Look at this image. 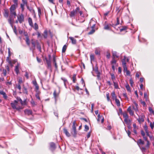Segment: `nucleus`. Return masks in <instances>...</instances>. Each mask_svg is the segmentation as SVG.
<instances>
[{
	"label": "nucleus",
	"mask_w": 154,
	"mask_h": 154,
	"mask_svg": "<svg viewBox=\"0 0 154 154\" xmlns=\"http://www.w3.org/2000/svg\"><path fill=\"white\" fill-rule=\"evenodd\" d=\"M20 84H21L18 83L16 85V87L19 90H20L21 89Z\"/></svg>",
	"instance_id": "39"
},
{
	"label": "nucleus",
	"mask_w": 154,
	"mask_h": 154,
	"mask_svg": "<svg viewBox=\"0 0 154 154\" xmlns=\"http://www.w3.org/2000/svg\"><path fill=\"white\" fill-rule=\"evenodd\" d=\"M137 120L140 123L143 122L144 121V119L143 117L142 116L140 118V117L138 119H137Z\"/></svg>",
	"instance_id": "22"
},
{
	"label": "nucleus",
	"mask_w": 154,
	"mask_h": 154,
	"mask_svg": "<svg viewBox=\"0 0 154 154\" xmlns=\"http://www.w3.org/2000/svg\"><path fill=\"white\" fill-rule=\"evenodd\" d=\"M7 71L5 69H3L2 70V74L4 76H6L7 74Z\"/></svg>",
	"instance_id": "41"
},
{
	"label": "nucleus",
	"mask_w": 154,
	"mask_h": 154,
	"mask_svg": "<svg viewBox=\"0 0 154 154\" xmlns=\"http://www.w3.org/2000/svg\"><path fill=\"white\" fill-rule=\"evenodd\" d=\"M17 20L20 23H21L24 21V16L23 14H21L17 16Z\"/></svg>",
	"instance_id": "5"
},
{
	"label": "nucleus",
	"mask_w": 154,
	"mask_h": 154,
	"mask_svg": "<svg viewBox=\"0 0 154 154\" xmlns=\"http://www.w3.org/2000/svg\"><path fill=\"white\" fill-rule=\"evenodd\" d=\"M24 112L25 114H27L28 115H31L32 114V111L28 109L25 110L24 111Z\"/></svg>",
	"instance_id": "14"
},
{
	"label": "nucleus",
	"mask_w": 154,
	"mask_h": 154,
	"mask_svg": "<svg viewBox=\"0 0 154 154\" xmlns=\"http://www.w3.org/2000/svg\"><path fill=\"white\" fill-rule=\"evenodd\" d=\"M11 105L12 107L14 109L19 110L22 109L21 107L19 106L18 102L16 100H14L13 102L11 103Z\"/></svg>",
	"instance_id": "2"
},
{
	"label": "nucleus",
	"mask_w": 154,
	"mask_h": 154,
	"mask_svg": "<svg viewBox=\"0 0 154 154\" xmlns=\"http://www.w3.org/2000/svg\"><path fill=\"white\" fill-rule=\"evenodd\" d=\"M5 17H8V12L6 11H5Z\"/></svg>",
	"instance_id": "50"
},
{
	"label": "nucleus",
	"mask_w": 154,
	"mask_h": 154,
	"mask_svg": "<svg viewBox=\"0 0 154 154\" xmlns=\"http://www.w3.org/2000/svg\"><path fill=\"white\" fill-rule=\"evenodd\" d=\"M115 100L117 106H120V103L119 100L117 98L115 99Z\"/></svg>",
	"instance_id": "34"
},
{
	"label": "nucleus",
	"mask_w": 154,
	"mask_h": 154,
	"mask_svg": "<svg viewBox=\"0 0 154 154\" xmlns=\"http://www.w3.org/2000/svg\"><path fill=\"white\" fill-rule=\"evenodd\" d=\"M122 115H123V116L124 118H126V119H128V116L126 112H125L123 113L122 114Z\"/></svg>",
	"instance_id": "32"
},
{
	"label": "nucleus",
	"mask_w": 154,
	"mask_h": 154,
	"mask_svg": "<svg viewBox=\"0 0 154 154\" xmlns=\"http://www.w3.org/2000/svg\"><path fill=\"white\" fill-rule=\"evenodd\" d=\"M117 23H116V24H112V26L114 27L115 28H116V26L119 24V21H120V20H119V17H117Z\"/></svg>",
	"instance_id": "17"
},
{
	"label": "nucleus",
	"mask_w": 154,
	"mask_h": 154,
	"mask_svg": "<svg viewBox=\"0 0 154 154\" xmlns=\"http://www.w3.org/2000/svg\"><path fill=\"white\" fill-rule=\"evenodd\" d=\"M140 149L143 152H145L146 150L145 148L144 147H140Z\"/></svg>",
	"instance_id": "53"
},
{
	"label": "nucleus",
	"mask_w": 154,
	"mask_h": 154,
	"mask_svg": "<svg viewBox=\"0 0 154 154\" xmlns=\"http://www.w3.org/2000/svg\"><path fill=\"white\" fill-rule=\"evenodd\" d=\"M130 81V84L131 86L132 87L133 86V81L131 79H130L129 80Z\"/></svg>",
	"instance_id": "57"
},
{
	"label": "nucleus",
	"mask_w": 154,
	"mask_h": 154,
	"mask_svg": "<svg viewBox=\"0 0 154 154\" xmlns=\"http://www.w3.org/2000/svg\"><path fill=\"white\" fill-rule=\"evenodd\" d=\"M17 0H13V2L15 6L17 5Z\"/></svg>",
	"instance_id": "58"
},
{
	"label": "nucleus",
	"mask_w": 154,
	"mask_h": 154,
	"mask_svg": "<svg viewBox=\"0 0 154 154\" xmlns=\"http://www.w3.org/2000/svg\"><path fill=\"white\" fill-rule=\"evenodd\" d=\"M76 14V11L73 10L70 12V16L71 17H72L75 16V14Z\"/></svg>",
	"instance_id": "20"
},
{
	"label": "nucleus",
	"mask_w": 154,
	"mask_h": 154,
	"mask_svg": "<svg viewBox=\"0 0 154 154\" xmlns=\"http://www.w3.org/2000/svg\"><path fill=\"white\" fill-rule=\"evenodd\" d=\"M127 111L129 112L130 115L131 116H133L134 115V111H132L131 106H129L127 109Z\"/></svg>",
	"instance_id": "10"
},
{
	"label": "nucleus",
	"mask_w": 154,
	"mask_h": 154,
	"mask_svg": "<svg viewBox=\"0 0 154 154\" xmlns=\"http://www.w3.org/2000/svg\"><path fill=\"white\" fill-rule=\"evenodd\" d=\"M95 29H92L88 33L89 35L92 34L95 32Z\"/></svg>",
	"instance_id": "45"
},
{
	"label": "nucleus",
	"mask_w": 154,
	"mask_h": 154,
	"mask_svg": "<svg viewBox=\"0 0 154 154\" xmlns=\"http://www.w3.org/2000/svg\"><path fill=\"white\" fill-rule=\"evenodd\" d=\"M124 121L125 122L127 123L128 124H129L131 122L130 120H128V119L124 118Z\"/></svg>",
	"instance_id": "33"
},
{
	"label": "nucleus",
	"mask_w": 154,
	"mask_h": 154,
	"mask_svg": "<svg viewBox=\"0 0 154 154\" xmlns=\"http://www.w3.org/2000/svg\"><path fill=\"white\" fill-rule=\"evenodd\" d=\"M25 5H26V4H24L22 3L21 4V8L22 9V11H23L24 8V6Z\"/></svg>",
	"instance_id": "59"
},
{
	"label": "nucleus",
	"mask_w": 154,
	"mask_h": 154,
	"mask_svg": "<svg viewBox=\"0 0 154 154\" xmlns=\"http://www.w3.org/2000/svg\"><path fill=\"white\" fill-rule=\"evenodd\" d=\"M112 96L113 99H115L116 98V96L115 93L114 92H112Z\"/></svg>",
	"instance_id": "40"
},
{
	"label": "nucleus",
	"mask_w": 154,
	"mask_h": 154,
	"mask_svg": "<svg viewBox=\"0 0 154 154\" xmlns=\"http://www.w3.org/2000/svg\"><path fill=\"white\" fill-rule=\"evenodd\" d=\"M22 3L24 4H26V5H27V2L26 0H22Z\"/></svg>",
	"instance_id": "62"
},
{
	"label": "nucleus",
	"mask_w": 154,
	"mask_h": 154,
	"mask_svg": "<svg viewBox=\"0 0 154 154\" xmlns=\"http://www.w3.org/2000/svg\"><path fill=\"white\" fill-rule=\"evenodd\" d=\"M125 87L128 91H131V88L128 84H127L125 86Z\"/></svg>",
	"instance_id": "38"
},
{
	"label": "nucleus",
	"mask_w": 154,
	"mask_h": 154,
	"mask_svg": "<svg viewBox=\"0 0 154 154\" xmlns=\"http://www.w3.org/2000/svg\"><path fill=\"white\" fill-rule=\"evenodd\" d=\"M43 36L45 38H46L48 36L47 31L45 30L44 31Z\"/></svg>",
	"instance_id": "29"
},
{
	"label": "nucleus",
	"mask_w": 154,
	"mask_h": 154,
	"mask_svg": "<svg viewBox=\"0 0 154 154\" xmlns=\"http://www.w3.org/2000/svg\"><path fill=\"white\" fill-rule=\"evenodd\" d=\"M149 137L151 141H153L154 140V137L153 136L150 135Z\"/></svg>",
	"instance_id": "61"
},
{
	"label": "nucleus",
	"mask_w": 154,
	"mask_h": 154,
	"mask_svg": "<svg viewBox=\"0 0 154 154\" xmlns=\"http://www.w3.org/2000/svg\"><path fill=\"white\" fill-rule=\"evenodd\" d=\"M23 82L22 79L21 78H19L18 80V83L21 84Z\"/></svg>",
	"instance_id": "48"
},
{
	"label": "nucleus",
	"mask_w": 154,
	"mask_h": 154,
	"mask_svg": "<svg viewBox=\"0 0 154 154\" xmlns=\"http://www.w3.org/2000/svg\"><path fill=\"white\" fill-rule=\"evenodd\" d=\"M0 94L3 95V97L5 99H6L7 98V96L6 93L3 91H0Z\"/></svg>",
	"instance_id": "21"
},
{
	"label": "nucleus",
	"mask_w": 154,
	"mask_h": 154,
	"mask_svg": "<svg viewBox=\"0 0 154 154\" xmlns=\"http://www.w3.org/2000/svg\"><path fill=\"white\" fill-rule=\"evenodd\" d=\"M69 38L71 40L72 43L73 44H75L76 43V39H74L73 37H70Z\"/></svg>",
	"instance_id": "16"
},
{
	"label": "nucleus",
	"mask_w": 154,
	"mask_h": 154,
	"mask_svg": "<svg viewBox=\"0 0 154 154\" xmlns=\"http://www.w3.org/2000/svg\"><path fill=\"white\" fill-rule=\"evenodd\" d=\"M38 42L37 41H35L33 39H32L31 41V42L32 45H33V51L35 50V45L36 44V42Z\"/></svg>",
	"instance_id": "11"
},
{
	"label": "nucleus",
	"mask_w": 154,
	"mask_h": 154,
	"mask_svg": "<svg viewBox=\"0 0 154 154\" xmlns=\"http://www.w3.org/2000/svg\"><path fill=\"white\" fill-rule=\"evenodd\" d=\"M37 48L39 50L40 52H41V47L40 45L39 44L38 42H36Z\"/></svg>",
	"instance_id": "19"
},
{
	"label": "nucleus",
	"mask_w": 154,
	"mask_h": 154,
	"mask_svg": "<svg viewBox=\"0 0 154 154\" xmlns=\"http://www.w3.org/2000/svg\"><path fill=\"white\" fill-rule=\"evenodd\" d=\"M28 22L29 25L31 27H33V24L32 19L30 17L28 18Z\"/></svg>",
	"instance_id": "18"
},
{
	"label": "nucleus",
	"mask_w": 154,
	"mask_h": 154,
	"mask_svg": "<svg viewBox=\"0 0 154 154\" xmlns=\"http://www.w3.org/2000/svg\"><path fill=\"white\" fill-rule=\"evenodd\" d=\"M133 109L135 111L136 114H137V112L138 111V106H132Z\"/></svg>",
	"instance_id": "30"
},
{
	"label": "nucleus",
	"mask_w": 154,
	"mask_h": 154,
	"mask_svg": "<svg viewBox=\"0 0 154 154\" xmlns=\"http://www.w3.org/2000/svg\"><path fill=\"white\" fill-rule=\"evenodd\" d=\"M89 127L87 125H85V131H87L89 130Z\"/></svg>",
	"instance_id": "47"
},
{
	"label": "nucleus",
	"mask_w": 154,
	"mask_h": 154,
	"mask_svg": "<svg viewBox=\"0 0 154 154\" xmlns=\"http://www.w3.org/2000/svg\"><path fill=\"white\" fill-rule=\"evenodd\" d=\"M111 64L114 65L116 63V60L115 59L114 57H113L112 59V60L111 62Z\"/></svg>",
	"instance_id": "27"
},
{
	"label": "nucleus",
	"mask_w": 154,
	"mask_h": 154,
	"mask_svg": "<svg viewBox=\"0 0 154 154\" xmlns=\"http://www.w3.org/2000/svg\"><path fill=\"white\" fill-rule=\"evenodd\" d=\"M76 74H74L72 77V81L73 82H75L76 81Z\"/></svg>",
	"instance_id": "37"
},
{
	"label": "nucleus",
	"mask_w": 154,
	"mask_h": 154,
	"mask_svg": "<svg viewBox=\"0 0 154 154\" xmlns=\"http://www.w3.org/2000/svg\"><path fill=\"white\" fill-rule=\"evenodd\" d=\"M95 54L97 55H99L100 54V51L97 50H95Z\"/></svg>",
	"instance_id": "64"
},
{
	"label": "nucleus",
	"mask_w": 154,
	"mask_h": 154,
	"mask_svg": "<svg viewBox=\"0 0 154 154\" xmlns=\"http://www.w3.org/2000/svg\"><path fill=\"white\" fill-rule=\"evenodd\" d=\"M25 41H26V44L28 45H30V41H29V37H26V38Z\"/></svg>",
	"instance_id": "26"
},
{
	"label": "nucleus",
	"mask_w": 154,
	"mask_h": 154,
	"mask_svg": "<svg viewBox=\"0 0 154 154\" xmlns=\"http://www.w3.org/2000/svg\"><path fill=\"white\" fill-rule=\"evenodd\" d=\"M104 29L106 30H109L110 29V26L109 25H106L104 26Z\"/></svg>",
	"instance_id": "31"
},
{
	"label": "nucleus",
	"mask_w": 154,
	"mask_h": 154,
	"mask_svg": "<svg viewBox=\"0 0 154 154\" xmlns=\"http://www.w3.org/2000/svg\"><path fill=\"white\" fill-rule=\"evenodd\" d=\"M113 83L115 88L116 89L118 88L119 86L117 83L116 82H113Z\"/></svg>",
	"instance_id": "44"
},
{
	"label": "nucleus",
	"mask_w": 154,
	"mask_h": 154,
	"mask_svg": "<svg viewBox=\"0 0 154 154\" xmlns=\"http://www.w3.org/2000/svg\"><path fill=\"white\" fill-rule=\"evenodd\" d=\"M25 76L27 79H29V73L28 72H26Z\"/></svg>",
	"instance_id": "51"
},
{
	"label": "nucleus",
	"mask_w": 154,
	"mask_h": 154,
	"mask_svg": "<svg viewBox=\"0 0 154 154\" xmlns=\"http://www.w3.org/2000/svg\"><path fill=\"white\" fill-rule=\"evenodd\" d=\"M20 66V63H17V65L16 66L15 69V71L16 72V73L17 74H18L19 72V68Z\"/></svg>",
	"instance_id": "7"
},
{
	"label": "nucleus",
	"mask_w": 154,
	"mask_h": 154,
	"mask_svg": "<svg viewBox=\"0 0 154 154\" xmlns=\"http://www.w3.org/2000/svg\"><path fill=\"white\" fill-rule=\"evenodd\" d=\"M31 103L33 106H34L36 105V104H35V102L32 100L31 101Z\"/></svg>",
	"instance_id": "49"
},
{
	"label": "nucleus",
	"mask_w": 154,
	"mask_h": 154,
	"mask_svg": "<svg viewBox=\"0 0 154 154\" xmlns=\"http://www.w3.org/2000/svg\"><path fill=\"white\" fill-rule=\"evenodd\" d=\"M112 55L113 56V57H118V56L117 55V52L116 51H113L112 52Z\"/></svg>",
	"instance_id": "36"
},
{
	"label": "nucleus",
	"mask_w": 154,
	"mask_h": 154,
	"mask_svg": "<svg viewBox=\"0 0 154 154\" xmlns=\"http://www.w3.org/2000/svg\"><path fill=\"white\" fill-rule=\"evenodd\" d=\"M97 121L98 122H100L101 120V122L103 123L104 121V119L102 116H101L100 114H98V115Z\"/></svg>",
	"instance_id": "8"
},
{
	"label": "nucleus",
	"mask_w": 154,
	"mask_h": 154,
	"mask_svg": "<svg viewBox=\"0 0 154 154\" xmlns=\"http://www.w3.org/2000/svg\"><path fill=\"white\" fill-rule=\"evenodd\" d=\"M33 27L35 30H37L38 29V26L36 23H35L34 25H33V27Z\"/></svg>",
	"instance_id": "28"
},
{
	"label": "nucleus",
	"mask_w": 154,
	"mask_h": 154,
	"mask_svg": "<svg viewBox=\"0 0 154 154\" xmlns=\"http://www.w3.org/2000/svg\"><path fill=\"white\" fill-rule=\"evenodd\" d=\"M51 56L50 55H49V59H48L46 58H45V60L46 62V63L47 64L48 68L50 69L51 70Z\"/></svg>",
	"instance_id": "4"
},
{
	"label": "nucleus",
	"mask_w": 154,
	"mask_h": 154,
	"mask_svg": "<svg viewBox=\"0 0 154 154\" xmlns=\"http://www.w3.org/2000/svg\"><path fill=\"white\" fill-rule=\"evenodd\" d=\"M17 102L19 101L22 105H24L25 104L26 100L23 102V101L21 99L20 97H17Z\"/></svg>",
	"instance_id": "15"
},
{
	"label": "nucleus",
	"mask_w": 154,
	"mask_h": 154,
	"mask_svg": "<svg viewBox=\"0 0 154 154\" xmlns=\"http://www.w3.org/2000/svg\"><path fill=\"white\" fill-rule=\"evenodd\" d=\"M111 79L112 80V81H113L114 79H115V75L114 74H111Z\"/></svg>",
	"instance_id": "55"
},
{
	"label": "nucleus",
	"mask_w": 154,
	"mask_h": 154,
	"mask_svg": "<svg viewBox=\"0 0 154 154\" xmlns=\"http://www.w3.org/2000/svg\"><path fill=\"white\" fill-rule=\"evenodd\" d=\"M10 56H8L7 57V58L6 59L7 61L10 64H11V61L10 60Z\"/></svg>",
	"instance_id": "43"
},
{
	"label": "nucleus",
	"mask_w": 154,
	"mask_h": 154,
	"mask_svg": "<svg viewBox=\"0 0 154 154\" xmlns=\"http://www.w3.org/2000/svg\"><path fill=\"white\" fill-rule=\"evenodd\" d=\"M126 57L125 56H124V58L122 59V66H124V65H126Z\"/></svg>",
	"instance_id": "25"
},
{
	"label": "nucleus",
	"mask_w": 154,
	"mask_h": 154,
	"mask_svg": "<svg viewBox=\"0 0 154 154\" xmlns=\"http://www.w3.org/2000/svg\"><path fill=\"white\" fill-rule=\"evenodd\" d=\"M90 58L91 60H94V56L93 55L91 54L90 55Z\"/></svg>",
	"instance_id": "52"
},
{
	"label": "nucleus",
	"mask_w": 154,
	"mask_h": 154,
	"mask_svg": "<svg viewBox=\"0 0 154 154\" xmlns=\"http://www.w3.org/2000/svg\"><path fill=\"white\" fill-rule=\"evenodd\" d=\"M50 149L52 150H54L56 148L55 144L53 142L50 143Z\"/></svg>",
	"instance_id": "9"
},
{
	"label": "nucleus",
	"mask_w": 154,
	"mask_h": 154,
	"mask_svg": "<svg viewBox=\"0 0 154 154\" xmlns=\"http://www.w3.org/2000/svg\"><path fill=\"white\" fill-rule=\"evenodd\" d=\"M60 93V89L58 88L57 89H56L54 91L53 93L54 97L56 99L57 97L58 96Z\"/></svg>",
	"instance_id": "6"
},
{
	"label": "nucleus",
	"mask_w": 154,
	"mask_h": 154,
	"mask_svg": "<svg viewBox=\"0 0 154 154\" xmlns=\"http://www.w3.org/2000/svg\"><path fill=\"white\" fill-rule=\"evenodd\" d=\"M63 131L64 133L68 137H69L70 136V133L67 130L64 128L63 129Z\"/></svg>",
	"instance_id": "12"
},
{
	"label": "nucleus",
	"mask_w": 154,
	"mask_h": 154,
	"mask_svg": "<svg viewBox=\"0 0 154 154\" xmlns=\"http://www.w3.org/2000/svg\"><path fill=\"white\" fill-rule=\"evenodd\" d=\"M147 144H146V147H149V146L150 144V143H149V141H148V140H147Z\"/></svg>",
	"instance_id": "63"
},
{
	"label": "nucleus",
	"mask_w": 154,
	"mask_h": 154,
	"mask_svg": "<svg viewBox=\"0 0 154 154\" xmlns=\"http://www.w3.org/2000/svg\"><path fill=\"white\" fill-rule=\"evenodd\" d=\"M137 143L138 144H141L142 145L144 144V142L141 139H140L138 140L137 142Z\"/></svg>",
	"instance_id": "23"
},
{
	"label": "nucleus",
	"mask_w": 154,
	"mask_h": 154,
	"mask_svg": "<svg viewBox=\"0 0 154 154\" xmlns=\"http://www.w3.org/2000/svg\"><path fill=\"white\" fill-rule=\"evenodd\" d=\"M122 66L123 68V71L124 72H125L128 70L126 65H124V66Z\"/></svg>",
	"instance_id": "42"
},
{
	"label": "nucleus",
	"mask_w": 154,
	"mask_h": 154,
	"mask_svg": "<svg viewBox=\"0 0 154 154\" xmlns=\"http://www.w3.org/2000/svg\"><path fill=\"white\" fill-rule=\"evenodd\" d=\"M76 122L75 121L73 122V125L72 126V129L71 130V133L72 134L74 137H75L77 134V132L76 131V129L75 126Z\"/></svg>",
	"instance_id": "3"
},
{
	"label": "nucleus",
	"mask_w": 154,
	"mask_h": 154,
	"mask_svg": "<svg viewBox=\"0 0 154 154\" xmlns=\"http://www.w3.org/2000/svg\"><path fill=\"white\" fill-rule=\"evenodd\" d=\"M149 110L150 112L154 114V110H153L151 107H149Z\"/></svg>",
	"instance_id": "46"
},
{
	"label": "nucleus",
	"mask_w": 154,
	"mask_h": 154,
	"mask_svg": "<svg viewBox=\"0 0 154 154\" xmlns=\"http://www.w3.org/2000/svg\"><path fill=\"white\" fill-rule=\"evenodd\" d=\"M12 17H10L9 19L8 20V22L10 24L11 27L13 28V20L12 19Z\"/></svg>",
	"instance_id": "13"
},
{
	"label": "nucleus",
	"mask_w": 154,
	"mask_h": 154,
	"mask_svg": "<svg viewBox=\"0 0 154 154\" xmlns=\"http://www.w3.org/2000/svg\"><path fill=\"white\" fill-rule=\"evenodd\" d=\"M96 71H97V78L98 80H100V72H98V71L97 69H96Z\"/></svg>",
	"instance_id": "24"
},
{
	"label": "nucleus",
	"mask_w": 154,
	"mask_h": 154,
	"mask_svg": "<svg viewBox=\"0 0 154 154\" xmlns=\"http://www.w3.org/2000/svg\"><path fill=\"white\" fill-rule=\"evenodd\" d=\"M16 8L15 6L14 5H12L10 8V17H12L13 16H14V18L16 17L17 15L16 12L15 10Z\"/></svg>",
	"instance_id": "1"
},
{
	"label": "nucleus",
	"mask_w": 154,
	"mask_h": 154,
	"mask_svg": "<svg viewBox=\"0 0 154 154\" xmlns=\"http://www.w3.org/2000/svg\"><path fill=\"white\" fill-rule=\"evenodd\" d=\"M66 48H67V46L66 45H64L63 46V48H62V52L63 53H64L65 51L66 50Z\"/></svg>",
	"instance_id": "35"
},
{
	"label": "nucleus",
	"mask_w": 154,
	"mask_h": 154,
	"mask_svg": "<svg viewBox=\"0 0 154 154\" xmlns=\"http://www.w3.org/2000/svg\"><path fill=\"white\" fill-rule=\"evenodd\" d=\"M123 96L126 99H128V97L127 96V94L126 93H123Z\"/></svg>",
	"instance_id": "60"
},
{
	"label": "nucleus",
	"mask_w": 154,
	"mask_h": 154,
	"mask_svg": "<svg viewBox=\"0 0 154 154\" xmlns=\"http://www.w3.org/2000/svg\"><path fill=\"white\" fill-rule=\"evenodd\" d=\"M150 127L152 129H153V127H154V122H153V124H152V123L151 122H150Z\"/></svg>",
	"instance_id": "54"
},
{
	"label": "nucleus",
	"mask_w": 154,
	"mask_h": 154,
	"mask_svg": "<svg viewBox=\"0 0 154 154\" xmlns=\"http://www.w3.org/2000/svg\"><path fill=\"white\" fill-rule=\"evenodd\" d=\"M144 129L146 133H147L148 132V131L147 129V127L146 125H145L144 126Z\"/></svg>",
	"instance_id": "56"
}]
</instances>
